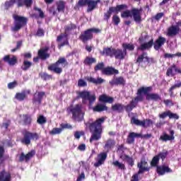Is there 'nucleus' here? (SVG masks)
Wrapping results in <instances>:
<instances>
[{
	"label": "nucleus",
	"mask_w": 181,
	"mask_h": 181,
	"mask_svg": "<svg viewBox=\"0 0 181 181\" xmlns=\"http://www.w3.org/2000/svg\"><path fill=\"white\" fill-rule=\"evenodd\" d=\"M104 69H105V64L104 62H98L95 66H94V71L97 73V71H104Z\"/></svg>",
	"instance_id": "obj_43"
},
{
	"label": "nucleus",
	"mask_w": 181,
	"mask_h": 181,
	"mask_svg": "<svg viewBox=\"0 0 181 181\" xmlns=\"http://www.w3.org/2000/svg\"><path fill=\"white\" fill-rule=\"evenodd\" d=\"M36 155V151L35 150H32L29 151L27 154L25 155V153H21L19 157V162H29Z\"/></svg>",
	"instance_id": "obj_17"
},
{
	"label": "nucleus",
	"mask_w": 181,
	"mask_h": 181,
	"mask_svg": "<svg viewBox=\"0 0 181 181\" xmlns=\"http://www.w3.org/2000/svg\"><path fill=\"white\" fill-rule=\"evenodd\" d=\"M49 13L52 15V16H57L59 15V11L56 8L55 6H52L48 9Z\"/></svg>",
	"instance_id": "obj_50"
},
{
	"label": "nucleus",
	"mask_w": 181,
	"mask_h": 181,
	"mask_svg": "<svg viewBox=\"0 0 181 181\" xmlns=\"http://www.w3.org/2000/svg\"><path fill=\"white\" fill-rule=\"evenodd\" d=\"M165 43H166V38L163 36H159L154 42L153 39H151L148 42L141 44L139 47H137V50L144 52V50L151 49L152 46H153L155 50H159Z\"/></svg>",
	"instance_id": "obj_3"
},
{
	"label": "nucleus",
	"mask_w": 181,
	"mask_h": 181,
	"mask_svg": "<svg viewBox=\"0 0 181 181\" xmlns=\"http://www.w3.org/2000/svg\"><path fill=\"white\" fill-rule=\"evenodd\" d=\"M3 62L13 66H15V64H18V57L15 55L7 54L3 57Z\"/></svg>",
	"instance_id": "obj_16"
},
{
	"label": "nucleus",
	"mask_w": 181,
	"mask_h": 181,
	"mask_svg": "<svg viewBox=\"0 0 181 181\" xmlns=\"http://www.w3.org/2000/svg\"><path fill=\"white\" fill-rule=\"evenodd\" d=\"M148 56V52H142L141 54H140L136 61V63H138L139 64H141V63H144V59L146 60V57Z\"/></svg>",
	"instance_id": "obj_46"
},
{
	"label": "nucleus",
	"mask_w": 181,
	"mask_h": 181,
	"mask_svg": "<svg viewBox=\"0 0 181 181\" xmlns=\"http://www.w3.org/2000/svg\"><path fill=\"white\" fill-rule=\"evenodd\" d=\"M78 87H87V82L83 79H79L78 81Z\"/></svg>",
	"instance_id": "obj_62"
},
{
	"label": "nucleus",
	"mask_w": 181,
	"mask_h": 181,
	"mask_svg": "<svg viewBox=\"0 0 181 181\" xmlns=\"http://www.w3.org/2000/svg\"><path fill=\"white\" fill-rule=\"evenodd\" d=\"M123 50H129L130 52H134L135 50V45L134 44H127L124 43L122 44Z\"/></svg>",
	"instance_id": "obj_47"
},
{
	"label": "nucleus",
	"mask_w": 181,
	"mask_h": 181,
	"mask_svg": "<svg viewBox=\"0 0 181 181\" xmlns=\"http://www.w3.org/2000/svg\"><path fill=\"white\" fill-rule=\"evenodd\" d=\"M67 110L71 112L73 119L81 121L80 117L83 114V105L80 104H77L75 106L71 105Z\"/></svg>",
	"instance_id": "obj_11"
},
{
	"label": "nucleus",
	"mask_w": 181,
	"mask_h": 181,
	"mask_svg": "<svg viewBox=\"0 0 181 181\" xmlns=\"http://www.w3.org/2000/svg\"><path fill=\"white\" fill-rule=\"evenodd\" d=\"M126 83L125 78L122 76L114 78L110 81L111 86H125Z\"/></svg>",
	"instance_id": "obj_22"
},
{
	"label": "nucleus",
	"mask_w": 181,
	"mask_h": 181,
	"mask_svg": "<svg viewBox=\"0 0 181 181\" xmlns=\"http://www.w3.org/2000/svg\"><path fill=\"white\" fill-rule=\"evenodd\" d=\"M114 13V10H112V7H110L107 12L104 13L103 14V21L107 22L111 19V15Z\"/></svg>",
	"instance_id": "obj_39"
},
{
	"label": "nucleus",
	"mask_w": 181,
	"mask_h": 181,
	"mask_svg": "<svg viewBox=\"0 0 181 181\" xmlns=\"http://www.w3.org/2000/svg\"><path fill=\"white\" fill-rule=\"evenodd\" d=\"M13 19L15 21V25L11 28L13 32H18V30H21L23 26L28 25V18L26 17L15 15L13 16Z\"/></svg>",
	"instance_id": "obj_9"
},
{
	"label": "nucleus",
	"mask_w": 181,
	"mask_h": 181,
	"mask_svg": "<svg viewBox=\"0 0 181 181\" xmlns=\"http://www.w3.org/2000/svg\"><path fill=\"white\" fill-rule=\"evenodd\" d=\"M149 92H147L146 94H144V95L146 96V100H147V101H160L162 100V97L160 96V95H159L158 93H148Z\"/></svg>",
	"instance_id": "obj_21"
},
{
	"label": "nucleus",
	"mask_w": 181,
	"mask_h": 181,
	"mask_svg": "<svg viewBox=\"0 0 181 181\" xmlns=\"http://www.w3.org/2000/svg\"><path fill=\"white\" fill-rule=\"evenodd\" d=\"M16 86H18V81H14L13 82H10L8 83V88H9V90H12V89L15 88V87H16Z\"/></svg>",
	"instance_id": "obj_60"
},
{
	"label": "nucleus",
	"mask_w": 181,
	"mask_h": 181,
	"mask_svg": "<svg viewBox=\"0 0 181 181\" xmlns=\"http://www.w3.org/2000/svg\"><path fill=\"white\" fill-rule=\"evenodd\" d=\"M40 77L44 81H47V80H53V76L46 72L40 74Z\"/></svg>",
	"instance_id": "obj_51"
},
{
	"label": "nucleus",
	"mask_w": 181,
	"mask_h": 181,
	"mask_svg": "<svg viewBox=\"0 0 181 181\" xmlns=\"http://www.w3.org/2000/svg\"><path fill=\"white\" fill-rule=\"evenodd\" d=\"M142 8H132L131 11L126 10L121 13V18H132L136 23H141L142 22V16L141 15Z\"/></svg>",
	"instance_id": "obj_4"
},
{
	"label": "nucleus",
	"mask_w": 181,
	"mask_h": 181,
	"mask_svg": "<svg viewBox=\"0 0 181 181\" xmlns=\"http://www.w3.org/2000/svg\"><path fill=\"white\" fill-rule=\"evenodd\" d=\"M101 30L99 28H89L83 31V33H81L79 35V40L82 42V43H87L88 42H90V40H93L94 37V34L93 33H100Z\"/></svg>",
	"instance_id": "obj_5"
},
{
	"label": "nucleus",
	"mask_w": 181,
	"mask_h": 181,
	"mask_svg": "<svg viewBox=\"0 0 181 181\" xmlns=\"http://www.w3.org/2000/svg\"><path fill=\"white\" fill-rule=\"evenodd\" d=\"M163 103L165 104V107H173V105H175V103H173V100L170 99L164 100Z\"/></svg>",
	"instance_id": "obj_58"
},
{
	"label": "nucleus",
	"mask_w": 181,
	"mask_h": 181,
	"mask_svg": "<svg viewBox=\"0 0 181 181\" xmlns=\"http://www.w3.org/2000/svg\"><path fill=\"white\" fill-rule=\"evenodd\" d=\"M76 29H77V25L73 23H71L69 25L64 27L65 33H69V32H71V30H74Z\"/></svg>",
	"instance_id": "obj_45"
},
{
	"label": "nucleus",
	"mask_w": 181,
	"mask_h": 181,
	"mask_svg": "<svg viewBox=\"0 0 181 181\" xmlns=\"http://www.w3.org/2000/svg\"><path fill=\"white\" fill-rule=\"evenodd\" d=\"M181 57V52H177L175 54H169V53H165L164 54V58L165 59H172L173 57Z\"/></svg>",
	"instance_id": "obj_54"
},
{
	"label": "nucleus",
	"mask_w": 181,
	"mask_h": 181,
	"mask_svg": "<svg viewBox=\"0 0 181 181\" xmlns=\"http://www.w3.org/2000/svg\"><path fill=\"white\" fill-rule=\"evenodd\" d=\"M159 160H160L159 157H158L157 156H155L152 158V160L150 163L151 168H158V166H159V165H159Z\"/></svg>",
	"instance_id": "obj_48"
},
{
	"label": "nucleus",
	"mask_w": 181,
	"mask_h": 181,
	"mask_svg": "<svg viewBox=\"0 0 181 181\" xmlns=\"http://www.w3.org/2000/svg\"><path fill=\"white\" fill-rule=\"evenodd\" d=\"M11 125V120H8L6 122H3L1 127L4 128L6 130H8L9 126Z\"/></svg>",
	"instance_id": "obj_64"
},
{
	"label": "nucleus",
	"mask_w": 181,
	"mask_h": 181,
	"mask_svg": "<svg viewBox=\"0 0 181 181\" xmlns=\"http://www.w3.org/2000/svg\"><path fill=\"white\" fill-rule=\"evenodd\" d=\"M112 165L115 166V168H118V169H120L121 170H125V169H127V168H125V164L119 163L118 160L114 161Z\"/></svg>",
	"instance_id": "obj_49"
},
{
	"label": "nucleus",
	"mask_w": 181,
	"mask_h": 181,
	"mask_svg": "<svg viewBox=\"0 0 181 181\" xmlns=\"http://www.w3.org/2000/svg\"><path fill=\"white\" fill-rule=\"evenodd\" d=\"M98 162L94 163L95 168H98L101 166L105 162V159H107V153H101L98 156Z\"/></svg>",
	"instance_id": "obj_28"
},
{
	"label": "nucleus",
	"mask_w": 181,
	"mask_h": 181,
	"mask_svg": "<svg viewBox=\"0 0 181 181\" xmlns=\"http://www.w3.org/2000/svg\"><path fill=\"white\" fill-rule=\"evenodd\" d=\"M176 73H180V69H178L176 64H173L167 69L166 76L168 77H170V76L173 77V76L176 75Z\"/></svg>",
	"instance_id": "obj_25"
},
{
	"label": "nucleus",
	"mask_w": 181,
	"mask_h": 181,
	"mask_svg": "<svg viewBox=\"0 0 181 181\" xmlns=\"http://www.w3.org/2000/svg\"><path fill=\"white\" fill-rule=\"evenodd\" d=\"M168 151H164V152H160L158 153V155H156V156H158V159L161 160H165V159H166L168 155Z\"/></svg>",
	"instance_id": "obj_55"
},
{
	"label": "nucleus",
	"mask_w": 181,
	"mask_h": 181,
	"mask_svg": "<svg viewBox=\"0 0 181 181\" xmlns=\"http://www.w3.org/2000/svg\"><path fill=\"white\" fill-rule=\"evenodd\" d=\"M101 2V0H78L76 6H88L87 12H93L95 8H97V5Z\"/></svg>",
	"instance_id": "obj_10"
},
{
	"label": "nucleus",
	"mask_w": 181,
	"mask_h": 181,
	"mask_svg": "<svg viewBox=\"0 0 181 181\" xmlns=\"http://www.w3.org/2000/svg\"><path fill=\"white\" fill-rule=\"evenodd\" d=\"M115 52V48L104 47L103 52H101L100 54H102V56L114 57Z\"/></svg>",
	"instance_id": "obj_27"
},
{
	"label": "nucleus",
	"mask_w": 181,
	"mask_h": 181,
	"mask_svg": "<svg viewBox=\"0 0 181 181\" xmlns=\"http://www.w3.org/2000/svg\"><path fill=\"white\" fill-rule=\"evenodd\" d=\"M60 64H69V62H67L66 58L60 57L55 63L49 65L47 70H49V71H52V73H55V74H62V73H63V69L59 66Z\"/></svg>",
	"instance_id": "obj_7"
},
{
	"label": "nucleus",
	"mask_w": 181,
	"mask_h": 181,
	"mask_svg": "<svg viewBox=\"0 0 181 181\" xmlns=\"http://www.w3.org/2000/svg\"><path fill=\"white\" fill-rule=\"evenodd\" d=\"M23 138L21 139V144L24 145H30L31 141H37L40 138L37 132H32L25 130L23 132Z\"/></svg>",
	"instance_id": "obj_8"
},
{
	"label": "nucleus",
	"mask_w": 181,
	"mask_h": 181,
	"mask_svg": "<svg viewBox=\"0 0 181 181\" xmlns=\"http://www.w3.org/2000/svg\"><path fill=\"white\" fill-rule=\"evenodd\" d=\"M112 22L115 25V26H118L119 23H121V18L117 14L113 15L112 17Z\"/></svg>",
	"instance_id": "obj_53"
},
{
	"label": "nucleus",
	"mask_w": 181,
	"mask_h": 181,
	"mask_svg": "<svg viewBox=\"0 0 181 181\" xmlns=\"http://www.w3.org/2000/svg\"><path fill=\"white\" fill-rule=\"evenodd\" d=\"M32 66H33V64L30 61L24 59L21 66V70H23V71H28V70H29Z\"/></svg>",
	"instance_id": "obj_38"
},
{
	"label": "nucleus",
	"mask_w": 181,
	"mask_h": 181,
	"mask_svg": "<svg viewBox=\"0 0 181 181\" xmlns=\"http://www.w3.org/2000/svg\"><path fill=\"white\" fill-rule=\"evenodd\" d=\"M180 33V27L178 25L170 26L167 30V35L169 37L177 36Z\"/></svg>",
	"instance_id": "obj_15"
},
{
	"label": "nucleus",
	"mask_w": 181,
	"mask_h": 181,
	"mask_svg": "<svg viewBox=\"0 0 181 181\" xmlns=\"http://www.w3.org/2000/svg\"><path fill=\"white\" fill-rule=\"evenodd\" d=\"M156 172L159 176H163L165 173H172L173 170L166 165H158L156 168Z\"/></svg>",
	"instance_id": "obj_20"
},
{
	"label": "nucleus",
	"mask_w": 181,
	"mask_h": 181,
	"mask_svg": "<svg viewBox=\"0 0 181 181\" xmlns=\"http://www.w3.org/2000/svg\"><path fill=\"white\" fill-rule=\"evenodd\" d=\"M135 138H142L144 139H149L150 138H152V134H147L142 135L141 134L135 133L134 132H130L127 139V144H129V145L134 144Z\"/></svg>",
	"instance_id": "obj_12"
},
{
	"label": "nucleus",
	"mask_w": 181,
	"mask_h": 181,
	"mask_svg": "<svg viewBox=\"0 0 181 181\" xmlns=\"http://www.w3.org/2000/svg\"><path fill=\"white\" fill-rule=\"evenodd\" d=\"M137 168H139V173H144V172H149L151 167L148 166V161L143 158L140 162L137 163Z\"/></svg>",
	"instance_id": "obj_14"
},
{
	"label": "nucleus",
	"mask_w": 181,
	"mask_h": 181,
	"mask_svg": "<svg viewBox=\"0 0 181 181\" xmlns=\"http://www.w3.org/2000/svg\"><path fill=\"white\" fill-rule=\"evenodd\" d=\"M63 129L62 128H53L52 131L49 132V135H57L59 134H62Z\"/></svg>",
	"instance_id": "obj_57"
},
{
	"label": "nucleus",
	"mask_w": 181,
	"mask_h": 181,
	"mask_svg": "<svg viewBox=\"0 0 181 181\" xmlns=\"http://www.w3.org/2000/svg\"><path fill=\"white\" fill-rule=\"evenodd\" d=\"M95 112H103V111H108V107L105 105L98 104L93 107Z\"/></svg>",
	"instance_id": "obj_37"
},
{
	"label": "nucleus",
	"mask_w": 181,
	"mask_h": 181,
	"mask_svg": "<svg viewBox=\"0 0 181 181\" xmlns=\"http://www.w3.org/2000/svg\"><path fill=\"white\" fill-rule=\"evenodd\" d=\"M175 139V136H169L166 132H163V135H161L159 138V141H162L163 142H168V141H173Z\"/></svg>",
	"instance_id": "obj_40"
},
{
	"label": "nucleus",
	"mask_w": 181,
	"mask_h": 181,
	"mask_svg": "<svg viewBox=\"0 0 181 181\" xmlns=\"http://www.w3.org/2000/svg\"><path fill=\"white\" fill-rule=\"evenodd\" d=\"M131 124L132 125H136V127H142V128H148L151 127V125H153V122L151 119H144L141 121L135 117H132L131 118Z\"/></svg>",
	"instance_id": "obj_13"
},
{
	"label": "nucleus",
	"mask_w": 181,
	"mask_h": 181,
	"mask_svg": "<svg viewBox=\"0 0 181 181\" xmlns=\"http://www.w3.org/2000/svg\"><path fill=\"white\" fill-rule=\"evenodd\" d=\"M119 71L118 69H115V68L112 66H107L103 71V74L105 76H113L114 74H119Z\"/></svg>",
	"instance_id": "obj_26"
},
{
	"label": "nucleus",
	"mask_w": 181,
	"mask_h": 181,
	"mask_svg": "<svg viewBox=\"0 0 181 181\" xmlns=\"http://www.w3.org/2000/svg\"><path fill=\"white\" fill-rule=\"evenodd\" d=\"M11 173L6 172L5 170L0 172V181H11Z\"/></svg>",
	"instance_id": "obj_30"
},
{
	"label": "nucleus",
	"mask_w": 181,
	"mask_h": 181,
	"mask_svg": "<svg viewBox=\"0 0 181 181\" xmlns=\"http://www.w3.org/2000/svg\"><path fill=\"white\" fill-rule=\"evenodd\" d=\"M34 11L38 12L39 13V16H37L36 14H33V16H34V18H35L36 19H37V18L45 19V13L43 12V11H42V8L35 6L34 7Z\"/></svg>",
	"instance_id": "obj_44"
},
{
	"label": "nucleus",
	"mask_w": 181,
	"mask_h": 181,
	"mask_svg": "<svg viewBox=\"0 0 181 181\" xmlns=\"http://www.w3.org/2000/svg\"><path fill=\"white\" fill-rule=\"evenodd\" d=\"M26 91L23 90L21 93H16L15 98L18 100V101H24L27 98Z\"/></svg>",
	"instance_id": "obj_41"
},
{
	"label": "nucleus",
	"mask_w": 181,
	"mask_h": 181,
	"mask_svg": "<svg viewBox=\"0 0 181 181\" xmlns=\"http://www.w3.org/2000/svg\"><path fill=\"white\" fill-rule=\"evenodd\" d=\"M48 51V47L40 49L38 51V57L41 59V60H46V59H49V57H50V54L47 53Z\"/></svg>",
	"instance_id": "obj_23"
},
{
	"label": "nucleus",
	"mask_w": 181,
	"mask_h": 181,
	"mask_svg": "<svg viewBox=\"0 0 181 181\" xmlns=\"http://www.w3.org/2000/svg\"><path fill=\"white\" fill-rule=\"evenodd\" d=\"M163 16H165V13H158L155 16H153V19H155V21H160V19H162V18H163Z\"/></svg>",
	"instance_id": "obj_61"
},
{
	"label": "nucleus",
	"mask_w": 181,
	"mask_h": 181,
	"mask_svg": "<svg viewBox=\"0 0 181 181\" xmlns=\"http://www.w3.org/2000/svg\"><path fill=\"white\" fill-rule=\"evenodd\" d=\"M115 146V140L112 139H108L104 146V149L106 151V152H110L112 148Z\"/></svg>",
	"instance_id": "obj_29"
},
{
	"label": "nucleus",
	"mask_w": 181,
	"mask_h": 181,
	"mask_svg": "<svg viewBox=\"0 0 181 181\" xmlns=\"http://www.w3.org/2000/svg\"><path fill=\"white\" fill-rule=\"evenodd\" d=\"M146 62L148 63V64H155L156 63V61L153 58H151L149 57H146Z\"/></svg>",
	"instance_id": "obj_63"
},
{
	"label": "nucleus",
	"mask_w": 181,
	"mask_h": 181,
	"mask_svg": "<svg viewBox=\"0 0 181 181\" xmlns=\"http://www.w3.org/2000/svg\"><path fill=\"white\" fill-rule=\"evenodd\" d=\"M180 87H181V82L171 86L169 89L170 97H173L174 95L173 90H175V88H180Z\"/></svg>",
	"instance_id": "obj_52"
},
{
	"label": "nucleus",
	"mask_w": 181,
	"mask_h": 181,
	"mask_svg": "<svg viewBox=\"0 0 181 181\" xmlns=\"http://www.w3.org/2000/svg\"><path fill=\"white\" fill-rule=\"evenodd\" d=\"M22 43H23L22 40L18 41V42H17V45H16V47H15L14 49H12L11 50V52L12 53H15V52H16V50H19V49H20L21 47H22Z\"/></svg>",
	"instance_id": "obj_59"
},
{
	"label": "nucleus",
	"mask_w": 181,
	"mask_h": 181,
	"mask_svg": "<svg viewBox=\"0 0 181 181\" xmlns=\"http://www.w3.org/2000/svg\"><path fill=\"white\" fill-rule=\"evenodd\" d=\"M37 124H39L40 125H43V124H46V122H47V119H46V117H45V116H43V115H40V116L37 117Z\"/></svg>",
	"instance_id": "obj_56"
},
{
	"label": "nucleus",
	"mask_w": 181,
	"mask_h": 181,
	"mask_svg": "<svg viewBox=\"0 0 181 181\" xmlns=\"http://www.w3.org/2000/svg\"><path fill=\"white\" fill-rule=\"evenodd\" d=\"M99 101L100 103L112 104V103H114V98L103 94L99 96Z\"/></svg>",
	"instance_id": "obj_32"
},
{
	"label": "nucleus",
	"mask_w": 181,
	"mask_h": 181,
	"mask_svg": "<svg viewBox=\"0 0 181 181\" xmlns=\"http://www.w3.org/2000/svg\"><path fill=\"white\" fill-rule=\"evenodd\" d=\"M77 98H82V104H87V101H88V104L90 106L93 105L95 100H97V97L95 94H92L88 90H82L77 92Z\"/></svg>",
	"instance_id": "obj_6"
},
{
	"label": "nucleus",
	"mask_w": 181,
	"mask_h": 181,
	"mask_svg": "<svg viewBox=\"0 0 181 181\" xmlns=\"http://www.w3.org/2000/svg\"><path fill=\"white\" fill-rule=\"evenodd\" d=\"M127 54H128V53L125 49L115 48V52H114L113 57H115V59H116L117 60H124Z\"/></svg>",
	"instance_id": "obj_18"
},
{
	"label": "nucleus",
	"mask_w": 181,
	"mask_h": 181,
	"mask_svg": "<svg viewBox=\"0 0 181 181\" xmlns=\"http://www.w3.org/2000/svg\"><path fill=\"white\" fill-rule=\"evenodd\" d=\"M152 91V86H147V87H141L137 90L136 95L134 99H132L129 104L124 105V110H125L127 114H129L134 110V108H136V105H138L139 102L144 101V95L146 94V93H151Z\"/></svg>",
	"instance_id": "obj_2"
},
{
	"label": "nucleus",
	"mask_w": 181,
	"mask_h": 181,
	"mask_svg": "<svg viewBox=\"0 0 181 181\" xmlns=\"http://www.w3.org/2000/svg\"><path fill=\"white\" fill-rule=\"evenodd\" d=\"M105 119H107V117H102L94 122L90 119L85 122L86 128L89 129L91 134L89 139L90 144H93V141H100V139H101V135H103V124L105 122Z\"/></svg>",
	"instance_id": "obj_1"
},
{
	"label": "nucleus",
	"mask_w": 181,
	"mask_h": 181,
	"mask_svg": "<svg viewBox=\"0 0 181 181\" xmlns=\"http://www.w3.org/2000/svg\"><path fill=\"white\" fill-rule=\"evenodd\" d=\"M114 13H119V12H121V11H124V9H127V8H128V6H127V4H120V5H117L115 7L114 6H111Z\"/></svg>",
	"instance_id": "obj_36"
},
{
	"label": "nucleus",
	"mask_w": 181,
	"mask_h": 181,
	"mask_svg": "<svg viewBox=\"0 0 181 181\" xmlns=\"http://www.w3.org/2000/svg\"><path fill=\"white\" fill-rule=\"evenodd\" d=\"M46 95V93L43 91L37 92L33 95V104H42V100Z\"/></svg>",
	"instance_id": "obj_19"
},
{
	"label": "nucleus",
	"mask_w": 181,
	"mask_h": 181,
	"mask_svg": "<svg viewBox=\"0 0 181 181\" xmlns=\"http://www.w3.org/2000/svg\"><path fill=\"white\" fill-rule=\"evenodd\" d=\"M56 5L57 10L59 13H60V12H64V10L66 9V1L63 0H59L56 2Z\"/></svg>",
	"instance_id": "obj_35"
},
{
	"label": "nucleus",
	"mask_w": 181,
	"mask_h": 181,
	"mask_svg": "<svg viewBox=\"0 0 181 181\" xmlns=\"http://www.w3.org/2000/svg\"><path fill=\"white\" fill-rule=\"evenodd\" d=\"M111 110L112 111H115V112L121 114L122 112H124V104L115 103V105H112Z\"/></svg>",
	"instance_id": "obj_33"
},
{
	"label": "nucleus",
	"mask_w": 181,
	"mask_h": 181,
	"mask_svg": "<svg viewBox=\"0 0 181 181\" xmlns=\"http://www.w3.org/2000/svg\"><path fill=\"white\" fill-rule=\"evenodd\" d=\"M86 80L88 83H92V84H95V86H98V84H103L104 83V79L103 78L98 77V78H93L92 76H87Z\"/></svg>",
	"instance_id": "obj_31"
},
{
	"label": "nucleus",
	"mask_w": 181,
	"mask_h": 181,
	"mask_svg": "<svg viewBox=\"0 0 181 181\" xmlns=\"http://www.w3.org/2000/svg\"><path fill=\"white\" fill-rule=\"evenodd\" d=\"M94 63H97V59L94 57H86L83 61V64H86V66H91V64Z\"/></svg>",
	"instance_id": "obj_42"
},
{
	"label": "nucleus",
	"mask_w": 181,
	"mask_h": 181,
	"mask_svg": "<svg viewBox=\"0 0 181 181\" xmlns=\"http://www.w3.org/2000/svg\"><path fill=\"white\" fill-rule=\"evenodd\" d=\"M120 159L123 160L124 161L127 162L129 166L132 168L134 165V158L127 154H123L120 156Z\"/></svg>",
	"instance_id": "obj_34"
},
{
	"label": "nucleus",
	"mask_w": 181,
	"mask_h": 181,
	"mask_svg": "<svg viewBox=\"0 0 181 181\" xmlns=\"http://www.w3.org/2000/svg\"><path fill=\"white\" fill-rule=\"evenodd\" d=\"M22 117L23 119L21 120V122L23 125H24L25 127H30L33 121V119H32V115L29 114H23Z\"/></svg>",
	"instance_id": "obj_24"
}]
</instances>
